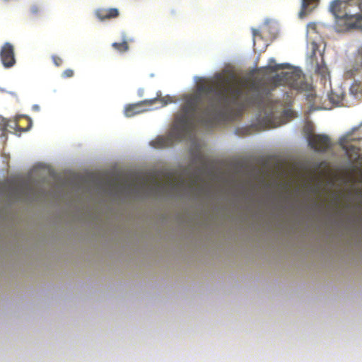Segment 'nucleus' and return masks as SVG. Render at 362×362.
Returning a JSON list of instances; mask_svg holds the SVG:
<instances>
[{
    "mask_svg": "<svg viewBox=\"0 0 362 362\" xmlns=\"http://www.w3.org/2000/svg\"><path fill=\"white\" fill-rule=\"evenodd\" d=\"M244 84L233 74H217L207 83L197 86L194 93L185 97L184 104L175 117L173 129L167 136L156 137L150 142L156 148L170 146L192 132L197 124L211 127L227 119L233 106L244 94Z\"/></svg>",
    "mask_w": 362,
    "mask_h": 362,
    "instance_id": "obj_1",
    "label": "nucleus"
},
{
    "mask_svg": "<svg viewBox=\"0 0 362 362\" xmlns=\"http://www.w3.org/2000/svg\"><path fill=\"white\" fill-rule=\"evenodd\" d=\"M249 88L253 94L247 98V103L262 110L266 115L263 118L265 127H272V123L276 101L273 99L272 90L254 81L250 83Z\"/></svg>",
    "mask_w": 362,
    "mask_h": 362,
    "instance_id": "obj_2",
    "label": "nucleus"
},
{
    "mask_svg": "<svg viewBox=\"0 0 362 362\" xmlns=\"http://www.w3.org/2000/svg\"><path fill=\"white\" fill-rule=\"evenodd\" d=\"M339 145L344 150L349 160L356 163L360 158V150L362 145L361 127H355L339 139Z\"/></svg>",
    "mask_w": 362,
    "mask_h": 362,
    "instance_id": "obj_3",
    "label": "nucleus"
},
{
    "mask_svg": "<svg viewBox=\"0 0 362 362\" xmlns=\"http://www.w3.org/2000/svg\"><path fill=\"white\" fill-rule=\"evenodd\" d=\"M173 102V100L169 95L165 97L158 96L153 99L144 100L137 103L127 105L124 109V115L129 117H134L136 115L153 110V108L150 107L153 105L158 104V105L156 108L163 107Z\"/></svg>",
    "mask_w": 362,
    "mask_h": 362,
    "instance_id": "obj_4",
    "label": "nucleus"
},
{
    "mask_svg": "<svg viewBox=\"0 0 362 362\" xmlns=\"http://www.w3.org/2000/svg\"><path fill=\"white\" fill-rule=\"evenodd\" d=\"M304 76L299 70L282 72L277 74L272 79L274 86H287L295 90H303L305 87Z\"/></svg>",
    "mask_w": 362,
    "mask_h": 362,
    "instance_id": "obj_5",
    "label": "nucleus"
},
{
    "mask_svg": "<svg viewBox=\"0 0 362 362\" xmlns=\"http://www.w3.org/2000/svg\"><path fill=\"white\" fill-rule=\"evenodd\" d=\"M192 164L197 165V169L189 175L191 186H195L202 179V175L208 167V159L199 150L192 153Z\"/></svg>",
    "mask_w": 362,
    "mask_h": 362,
    "instance_id": "obj_6",
    "label": "nucleus"
},
{
    "mask_svg": "<svg viewBox=\"0 0 362 362\" xmlns=\"http://www.w3.org/2000/svg\"><path fill=\"white\" fill-rule=\"evenodd\" d=\"M308 141L311 148L318 152H325L332 146L329 137L325 134H310Z\"/></svg>",
    "mask_w": 362,
    "mask_h": 362,
    "instance_id": "obj_7",
    "label": "nucleus"
},
{
    "mask_svg": "<svg viewBox=\"0 0 362 362\" xmlns=\"http://www.w3.org/2000/svg\"><path fill=\"white\" fill-rule=\"evenodd\" d=\"M0 59L3 66L11 68L16 64L14 47L9 42H5L0 49Z\"/></svg>",
    "mask_w": 362,
    "mask_h": 362,
    "instance_id": "obj_8",
    "label": "nucleus"
},
{
    "mask_svg": "<svg viewBox=\"0 0 362 362\" xmlns=\"http://www.w3.org/2000/svg\"><path fill=\"white\" fill-rule=\"evenodd\" d=\"M0 126H1L5 130L10 131L14 130L18 132L19 134L28 131L32 126V121L30 119L28 120V125L25 127H21L18 125L16 120H11L6 119L3 117H0Z\"/></svg>",
    "mask_w": 362,
    "mask_h": 362,
    "instance_id": "obj_9",
    "label": "nucleus"
},
{
    "mask_svg": "<svg viewBox=\"0 0 362 362\" xmlns=\"http://www.w3.org/2000/svg\"><path fill=\"white\" fill-rule=\"evenodd\" d=\"M95 16L100 21L111 20L119 16L117 8H99L95 11Z\"/></svg>",
    "mask_w": 362,
    "mask_h": 362,
    "instance_id": "obj_10",
    "label": "nucleus"
},
{
    "mask_svg": "<svg viewBox=\"0 0 362 362\" xmlns=\"http://www.w3.org/2000/svg\"><path fill=\"white\" fill-rule=\"evenodd\" d=\"M320 1V0H302L298 17L300 18H304L312 13L318 6Z\"/></svg>",
    "mask_w": 362,
    "mask_h": 362,
    "instance_id": "obj_11",
    "label": "nucleus"
},
{
    "mask_svg": "<svg viewBox=\"0 0 362 362\" xmlns=\"http://www.w3.org/2000/svg\"><path fill=\"white\" fill-rule=\"evenodd\" d=\"M112 47L119 53H124L129 49V45L126 40L122 42H113Z\"/></svg>",
    "mask_w": 362,
    "mask_h": 362,
    "instance_id": "obj_12",
    "label": "nucleus"
},
{
    "mask_svg": "<svg viewBox=\"0 0 362 362\" xmlns=\"http://www.w3.org/2000/svg\"><path fill=\"white\" fill-rule=\"evenodd\" d=\"M165 187V185L161 183L159 181L153 180L151 184L150 189L151 191L156 194L164 190Z\"/></svg>",
    "mask_w": 362,
    "mask_h": 362,
    "instance_id": "obj_13",
    "label": "nucleus"
},
{
    "mask_svg": "<svg viewBox=\"0 0 362 362\" xmlns=\"http://www.w3.org/2000/svg\"><path fill=\"white\" fill-rule=\"evenodd\" d=\"M74 71L71 69H66L62 74V76L64 78H71L74 76Z\"/></svg>",
    "mask_w": 362,
    "mask_h": 362,
    "instance_id": "obj_14",
    "label": "nucleus"
},
{
    "mask_svg": "<svg viewBox=\"0 0 362 362\" xmlns=\"http://www.w3.org/2000/svg\"><path fill=\"white\" fill-rule=\"evenodd\" d=\"M52 59L56 66H60L63 64V59L57 55H52Z\"/></svg>",
    "mask_w": 362,
    "mask_h": 362,
    "instance_id": "obj_15",
    "label": "nucleus"
},
{
    "mask_svg": "<svg viewBox=\"0 0 362 362\" xmlns=\"http://www.w3.org/2000/svg\"><path fill=\"white\" fill-rule=\"evenodd\" d=\"M184 180L180 179L178 181L175 180H171L169 182V185H172L173 187H181L184 185Z\"/></svg>",
    "mask_w": 362,
    "mask_h": 362,
    "instance_id": "obj_16",
    "label": "nucleus"
},
{
    "mask_svg": "<svg viewBox=\"0 0 362 362\" xmlns=\"http://www.w3.org/2000/svg\"><path fill=\"white\" fill-rule=\"evenodd\" d=\"M40 11V8L37 5H33L30 8V13L33 15L37 14Z\"/></svg>",
    "mask_w": 362,
    "mask_h": 362,
    "instance_id": "obj_17",
    "label": "nucleus"
},
{
    "mask_svg": "<svg viewBox=\"0 0 362 362\" xmlns=\"http://www.w3.org/2000/svg\"><path fill=\"white\" fill-rule=\"evenodd\" d=\"M252 34H253L254 37L260 36L259 31L255 28L252 29Z\"/></svg>",
    "mask_w": 362,
    "mask_h": 362,
    "instance_id": "obj_18",
    "label": "nucleus"
},
{
    "mask_svg": "<svg viewBox=\"0 0 362 362\" xmlns=\"http://www.w3.org/2000/svg\"><path fill=\"white\" fill-rule=\"evenodd\" d=\"M109 185H115V181H112V180L109 181Z\"/></svg>",
    "mask_w": 362,
    "mask_h": 362,
    "instance_id": "obj_19",
    "label": "nucleus"
},
{
    "mask_svg": "<svg viewBox=\"0 0 362 362\" xmlns=\"http://www.w3.org/2000/svg\"><path fill=\"white\" fill-rule=\"evenodd\" d=\"M360 181L362 182V169L360 170Z\"/></svg>",
    "mask_w": 362,
    "mask_h": 362,
    "instance_id": "obj_20",
    "label": "nucleus"
},
{
    "mask_svg": "<svg viewBox=\"0 0 362 362\" xmlns=\"http://www.w3.org/2000/svg\"><path fill=\"white\" fill-rule=\"evenodd\" d=\"M272 69L273 71H276V70H277L279 69V66L276 65L275 67L272 68Z\"/></svg>",
    "mask_w": 362,
    "mask_h": 362,
    "instance_id": "obj_21",
    "label": "nucleus"
},
{
    "mask_svg": "<svg viewBox=\"0 0 362 362\" xmlns=\"http://www.w3.org/2000/svg\"><path fill=\"white\" fill-rule=\"evenodd\" d=\"M33 109L36 110H39V107L37 105H34L33 106Z\"/></svg>",
    "mask_w": 362,
    "mask_h": 362,
    "instance_id": "obj_22",
    "label": "nucleus"
}]
</instances>
